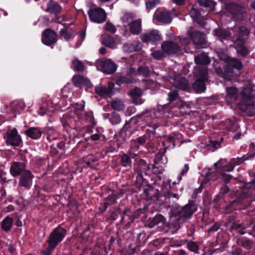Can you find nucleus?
<instances>
[{
  "label": "nucleus",
  "mask_w": 255,
  "mask_h": 255,
  "mask_svg": "<svg viewBox=\"0 0 255 255\" xmlns=\"http://www.w3.org/2000/svg\"><path fill=\"white\" fill-rule=\"evenodd\" d=\"M196 210V206L193 202H189L183 207L173 208L171 210L170 224L174 226L175 229H179L180 224L189 219Z\"/></svg>",
  "instance_id": "obj_1"
},
{
  "label": "nucleus",
  "mask_w": 255,
  "mask_h": 255,
  "mask_svg": "<svg viewBox=\"0 0 255 255\" xmlns=\"http://www.w3.org/2000/svg\"><path fill=\"white\" fill-rule=\"evenodd\" d=\"M130 80L125 76H121L118 77L116 84L118 87H115L113 82L110 81L108 83V87L97 86L94 87L95 93L98 96H110L116 94V92L120 89V86L123 83H129Z\"/></svg>",
  "instance_id": "obj_2"
},
{
  "label": "nucleus",
  "mask_w": 255,
  "mask_h": 255,
  "mask_svg": "<svg viewBox=\"0 0 255 255\" xmlns=\"http://www.w3.org/2000/svg\"><path fill=\"white\" fill-rule=\"evenodd\" d=\"M188 35L190 38L198 48H204L208 46V43L206 40L205 34L193 27H190L188 31Z\"/></svg>",
  "instance_id": "obj_3"
},
{
  "label": "nucleus",
  "mask_w": 255,
  "mask_h": 255,
  "mask_svg": "<svg viewBox=\"0 0 255 255\" xmlns=\"http://www.w3.org/2000/svg\"><path fill=\"white\" fill-rule=\"evenodd\" d=\"M150 164H146L144 162L139 163L138 166L135 169L137 173L136 182L137 184L143 185H146L148 178H149V172L150 168Z\"/></svg>",
  "instance_id": "obj_4"
},
{
  "label": "nucleus",
  "mask_w": 255,
  "mask_h": 255,
  "mask_svg": "<svg viewBox=\"0 0 255 255\" xmlns=\"http://www.w3.org/2000/svg\"><path fill=\"white\" fill-rule=\"evenodd\" d=\"M72 81L73 85L79 88L80 90L82 91L84 88L86 92H92L94 86L88 78L80 75L75 74L73 76Z\"/></svg>",
  "instance_id": "obj_5"
},
{
  "label": "nucleus",
  "mask_w": 255,
  "mask_h": 255,
  "mask_svg": "<svg viewBox=\"0 0 255 255\" xmlns=\"http://www.w3.org/2000/svg\"><path fill=\"white\" fill-rule=\"evenodd\" d=\"M239 109L251 117L255 113V103L252 97H242L241 102L238 104Z\"/></svg>",
  "instance_id": "obj_6"
},
{
  "label": "nucleus",
  "mask_w": 255,
  "mask_h": 255,
  "mask_svg": "<svg viewBox=\"0 0 255 255\" xmlns=\"http://www.w3.org/2000/svg\"><path fill=\"white\" fill-rule=\"evenodd\" d=\"M96 64L98 70L107 74H114L117 69L116 64L111 59H99Z\"/></svg>",
  "instance_id": "obj_7"
},
{
  "label": "nucleus",
  "mask_w": 255,
  "mask_h": 255,
  "mask_svg": "<svg viewBox=\"0 0 255 255\" xmlns=\"http://www.w3.org/2000/svg\"><path fill=\"white\" fill-rule=\"evenodd\" d=\"M226 9L236 20H243L244 14L246 12L245 7L241 4L230 2L226 4Z\"/></svg>",
  "instance_id": "obj_8"
},
{
  "label": "nucleus",
  "mask_w": 255,
  "mask_h": 255,
  "mask_svg": "<svg viewBox=\"0 0 255 255\" xmlns=\"http://www.w3.org/2000/svg\"><path fill=\"white\" fill-rule=\"evenodd\" d=\"M7 145L18 146L22 142L21 136L15 128L6 131L4 136Z\"/></svg>",
  "instance_id": "obj_9"
},
{
  "label": "nucleus",
  "mask_w": 255,
  "mask_h": 255,
  "mask_svg": "<svg viewBox=\"0 0 255 255\" xmlns=\"http://www.w3.org/2000/svg\"><path fill=\"white\" fill-rule=\"evenodd\" d=\"M66 233V231L64 228L60 226H58L51 233L47 243H50L56 247L63 240Z\"/></svg>",
  "instance_id": "obj_10"
},
{
  "label": "nucleus",
  "mask_w": 255,
  "mask_h": 255,
  "mask_svg": "<svg viewBox=\"0 0 255 255\" xmlns=\"http://www.w3.org/2000/svg\"><path fill=\"white\" fill-rule=\"evenodd\" d=\"M243 68L242 63L236 58H231L229 60L228 65L225 68V72L230 76H235L239 75V71Z\"/></svg>",
  "instance_id": "obj_11"
},
{
  "label": "nucleus",
  "mask_w": 255,
  "mask_h": 255,
  "mask_svg": "<svg viewBox=\"0 0 255 255\" xmlns=\"http://www.w3.org/2000/svg\"><path fill=\"white\" fill-rule=\"evenodd\" d=\"M249 33V29L245 26L234 28L233 38L235 43L245 44Z\"/></svg>",
  "instance_id": "obj_12"
},
{
  "label": "nucleus",
  "mask_w": 255,
  "mask_h": 255,
  "mask_svg": "<svg viewBox=\"0 0 255 255\" xmlns=\"http://www.w3.org/2000/svg\"><path fill=\"white\" fill-rule=\"evenodd\" d=\"M88 14L90 20L96 23H103L106 19V13L102 8H91Z\"/></svg>",
  "instance_id": "obj_13"
},
{
  "label": "nucleus",
  "mask_w": 255,
  "mask_h": 255,
  "mask_svg": "<svg viewBox=\"0 0 255 255\" xmlns=\"http://www.w3.org/2000/svg\"><path fill=\"white\" fill-rule=\"evenodd\" d=\"M42 42L46 45H54L57 41V34L54 30L47 28L42 35Z\"/></svg>",
  "instance_id": "obj_14"
},
{
  "label": "nucleus",
  "mask_w": 255,
  "mask_h": 255,
  "mask_svg": "<svg viewBox=\"0 0 255 255\" xmlns=\"http://www.w3.org/2000/svg\"><path fill=\"white\" fill-rule=\"evenodd\" d=\"M20 176L18 185L25 189H29L32 185V179L34 177V175L31 172L27 170L24 171Z\"/></svg>",
  "instance_id": "obj_15"
},
{
  "label": "nucleus",
  "mask_w": 255,
  "mask_h": 255,
  "mask_svg": "<svg viewBox=\"0 0 255 255\" xmlns=\"http://www.w3.org/2000/svg\"><path fill=\"white\" fill-rule=\"evenodd\" d=\"M161 39L159 31L157 30H152L150 31L144 33L141 35V39L144 43L151 42L156 44Z\"/></svg>",
  "instance_id": "obj_16"
},
{
  "label": "nucleus",
  "mask_w": 255,
  "mask_h": 255,
  "mask_svg": "<svg viewBox=\"0 0 255 255\" xmlns=\"http://www.w3.org/2000/svg\"><path fill=\"white\" fill-rule=\"evenodd\" d=\"M163 51L168 54H175L180 51V47L177 43L171 41H164L161 44Z\"/></svg>",
  "instance_id": "obj_17"
},
{
  "label": "nucleus",
  "mask_w": 255,
  "mask_h": 255,
  "mask_svg": "<svg viewBox=\"0 0 255 255\" xmlns=\"http://www.w3.org/2000/svg\"><path fill=\"white\" fill-rule=\"evenodd\" d=\"M63 8L60 4L54 0H49L46 4L45 11L54 16L59 15L62 12Z\"/></svg>",
  "instance_id": "obj_18"
},
{
  "label": "nucleus",
  "mask_w": 255,
  "mask_h": 255,
  "mask_svg": "<svg viewBox=\"0 0 255 255\" xmlns=\"http://www.w3.org/2000/svg\"><path fill=\"white\" fill-rule=\"evenodd\" d=\"M84 103L83 100H82L79 103H76L78 107L75 108L74 113L79 120L87 121L91 120V117L84 111Z\"/></svg>",
  "instance_id": "obj_19"
},
{
  "label": "nucleus",
  "mask_w": 255,
  "mask_h": 255,
  "mask_svg": "<svg viewBox=\"0 0 255 255\" xmlns=\"http://www.w3.org/2000/svg\"><path fill=\"white\" fill-rule=\"evenodd\" d=\"M162 116V112L158 109H153L150 111L145 110L137 116L138 118H144V120L148 122L151 119L159 118Z\"/></svg>",
  "instance_id": "obj_20"
},
{
  "label": "nucleus",
  "mask_w": 255,
  "mask_h": 255,
  "mask_svg": "<svg viewBox=\"0 0 255 255\" xmlns=\"http://www.w3.org/2000/svg\"><path fill=\"white\" fill-rule=\"evenodd\" d=\"M24 163L21 162H13L11 164L10 173L11 175L16 177L20 175L24 171H26Z\"/></svg>",
  "instance_id": "obj_21"
},
{
  "label": "nucleus",
  "mask_w": 255,
  "mask_h": 255,
  "mask_svg": "<svg viewBox=\"0 0 255 255\" xmlns=\"http://www.w3.org/2000/svg\"><path fill=\"white\" fill-rule=\"evenodd\" d=\"M137 218V216L133 214L130 209H126L124 211L121 222L129 226L130 224L134 221L135 219Z\"/></svg>",
  "instance_id": "obj_22"
},
{
  "label": "nucleus",
  "mask_w": 255,
  "mask_h": 255,
  "mask_svg": "<svg viewBox=\"0 0 255 255\" xmlns=\"http://www.w3.org/2000/svg\"><path fill=\"white\" fill-rule=\"evenodd\" d=\"M156 20L163 23L169 24L172 19L171 13L169 11H161L155 15Z\"/></svg>",
  "instance_id": "obj_23"
},
{
  "label": "nucleus",
  "mask_w": 255,
  "mask_h": 255,
  "mask_svg": "<svg viewBox=\"0 0 255 255\" xmlns=\"http://www.w3.org/2000/svg\"><path fill=\"white\" fill-rule=\"evenodd\" d=\"M137 156L136 154L128 152L127 154H124L120 155L121 158V165L125 167L131 168V159Z\"/></svg>",
  "instance_id": "obj_24"
},
{
  "label": "nucleus",
  "mask_w": 255,
  "mask_h": 255,
  "mask_svg": "<svg viewBox=\"0 0 255 255\" xmlns=\"http://www.w3.org/2000/svg\"><path fill=\"white\" fill-rule=\"evenodd\" d=\"M194 60L196 64L202 65H207L211 62L208 55L205 52H202L201 54L195 56Z\"/></svg>",
  "instance_id": "obj_25"
},
{
  "label": "nucleus",
  "mask_w": 255,
  "mask_h": 255,
  "mask_svg": "<svg viewBox=\"0 0 255 255\" xmlns=\"http://www.w3.org/2000/svg\"><path fill=\"white\" fill-rule=\"evenodd\" d=\"M175 84L177 89L188 92H190L191 90L190 85L185 78L182 77L176 81Z\"/></svg>",
  "instance_id": "obj_26"
},
{
  "label": "nucleus",
  "mask_w": 255,
  "mask_h": 255,
  "mask_svg": "<svg viewBox=\"0 0 255 255\" xmlns=\"http://www.w3.org/2000/svg\"><path fill=\"white\" fill-rule=\"evenodd\" d=\"M129 30L133 34L138 35L141 32V21L138 19L134 20L129 24Z\"/></svg>",
  "instance_id": "obj_27"
},
{
  "label": "nucleus",
  "mask_w": 255,
  "mask_h": 255,
  "mask_svg": "<svg viewBox=\"0 0 255 255\" xmlns=\"http://www.w3.org/2000/svg\"><path fill=\"white\" fill-rule=\"evenodd\" d=\"M144 193L148 199H151L153 197L158 198V190L154 189L152 186L146 185L145 188L143 189Z\"/></svg>",
  "instance_id": "obj_28"
},
{
  "label": "nucleus",
  "mask_w": 255,
  "mask_h": 255,
  "mask_svg": "<svg viewBox=\"0 0 255 255\" xmlns=\"http://www.w3.org/2000/svg\"><path fill=\"white\" fill-rule=\"evenodd\" d=\"M192 89L197 93H201L206 90L205 82L202 80H196L192 85Z\"/></svg>",
  "instance_id": "obj_29"
},
{
  "label": "nucleus",
  "mask_w": 255,
  "mask_h": 255,
  "mask_svg": "<svg viewBox=\"0 0 255 255\" xmlns=\"http://www.w3.org/2000/svg\"><path fill=\"white\" fill-rule=\"evenodd\" d=\"M165 221L164 217L161 215H156L154 218L149 219L148 226L152 228L156 225L163 224Z\"/></svg>",
  "instance_id": "obj_30"
},
{
  "label": "nucleus",
  "mask_w": 255,
  "mask_h": 255,
  "mask_svg": "<svg viewBox=\"0 0 255 255\" xmlns=\"http://www.w3.org/2000/svg\"><path fill=\"white\" fill-rule=\"evenodd\" d=\"M190 16L193 19V20L196 21L199 24H202L203 22L202 18L201 17L200 11L197 8H195L193 6L189 12Z\"/></svg>",
  "instance_id": "obj_31"
},
{
  "label": "nucleus",
  "mask_w": 255,
  "mask_h": 255,
  "mask_svg": "<svg viewBox=\"0 0 255 255\" xmlns=\"http://www.w3.org/2000/svg\"><path fill=\"white\" fill-rule=\"evenodd\" d=\"M25 134L33 139H37L41 135V132L40 129L36 128H30L25 131Z\"/></svg>",
  "instance_id": "obj_32"
},
{
  "label": "nucleus",
  "mask_w": 255,
  "mask_h": 255,
  "mask_svg": "<svg viewBox=\"0 0 255 255\" xmlns=\"http://www.w3.org/2000/svg\"><path fill=\"white\" fill-rule=\"evenodd\" d=\"M12 224V218L7 216L1 222V227L5 232H8L11 229Z\"/></svg>",
  "instance_id": "obj_33"
},
{
  "label": "nucleus",
  "mask_w": 255,
  "mask_h": 255,
  "mask_svg": "<svg viewBox=\"0 0 255 255\" xmlns=\"http://www.w3.org/2000/svg\"><path fill=\"white\" fill-rule=\"evenodd\" d=\"M65 15H62L61 16H59L58 15H57L56 16H54V17H52L51 18L48 16H45L44 17V21L47 22H55L64 25L65 24H63L62 21L65 20Z\"/></svg>",
  "instance_id": "obj_34"
},
{
  "label": "nucleus",
  "mask_w": 255,
  "mask_h": 255,
  "mask_svg": "<svg viewBox=\"0 0 255 255\" xmlns=\"http://www.w3.org/2000/svg\"><path fill=\"white\" fill-rule=\"evenodd\" d=\"M175 138L172 136H164V140L162 142V144L164 146V152H165L167 149L171 146V143L173 147L175 146Z\"/></svg>",
  "instance_id": "obj_35"
},
{
  "label": "nucleus",
  "mask_w": 255,
  "mask_h": 255,
  "mask_svg": "<svg viewBox=\"0 0 255 255\" xmlns=\"http://www.w3.org/2000/svg\"><path fill=\"white\" fill-rule=\"evenodd\" d=\"M102 41L103 44L109 48H114L116 46L115 39L110 35H106L103 37Z\"/></svg>",
  "instance_id": "obj_36"
},
{
  "label": "nucleus",
  "mask_w": 255,
  "mask_h": 255,
  "mask_svg": "<svg viewBox=\"0 0 255 255\" xmlns=\"http://www.w3.org/2000/svg\"><path fill=\"white\" fill-rule=\"evenodd\" d=\"M214 33L216 36L221 39H229L231 36L230 32L225 29H215Z\"/></svg>",
  "instance_id": "obj_37"
},
{
  "label": "nucleus",
  "mask_w": 255,
  "mask_h": 255,
  "mask_svg": "<svg viewBox=\"0 0 255 255\" xmlns=\"http://www.w3.org/2000/svg\"><path fill=\"white\" fill-rule=\"evenodd\" d=\"M196 1L200 6L208 8L210 10L213 9L216 4L213 0H196Z\"/></svg>",
  "instance_id": "obj_38"
},
{
  "label": "nucleus",
  "mask_w": 255,
  "mask_h": 255,
  "mask_svg": "<svg viewBox=\"0 0 255 255\" xmlns=\"http://www.w3.org/2000/svg\"><path fill=\"white\" fill-rule=\"evenodd\" d=\"M106 201L104 202L103 206L99 207L100 211L102 213L104 212L106 210L109 204H112L116 202V197L115 196L110 195L107 197Z\"/></svg>",
  "instance_id": "obj_39"
},
{
  "label": "nucleus",
  "mask_w": 255,
  "mask_h": 255,
  "mask_svg": "<svg viewBox=\"0 0 255 255\" xmlns=\"http://www.w3.org/2000/svg\"><path fill=\"white\" fill-rule=\"evenodd\" d=\"M237 44L236 51L239 55L245 57L249 54V50L247 47L244 46V44Z\"/></svg>",
  "instance_id": "obj_40"
},
{
  "label": "nucleus",
  "mask_w": 255,
  "mask_h": 255,
  "mask_svg": "<svg viewBox=\"0 0 255 255\" xmlns=\"http://www.w3.org/2000/svg\"><path fill=\"white\" fill-rule=\"evenodd\" d=\"M111 106L113 109L117 111H122L125 108L123 102L119 99L113 100L112 102Z\"/></svg>",
  "instance_id": "obj_41"
},
{
  "label": "nucleus",
  "mask_w": 255,
  "mask_h": 255,
  "mask_svg": "<svg viewBox=\"0 0 255 255\" xmlns=\"http://www.w3.org/2000/svg\"><path fill=\"white\" fill-rule=\"evenodd\" d=\"M72 68L75 71L83 72L84 70L85 66L81 61L75 59L72 61Z\"/></svg>",
  "instance_id": "obj_42"
},
{
  "label": "nucleus",
  "mask_w": 255,
  "mask_h": 255,
  "mask_svg": "<svg viewBox=\"0 0 255 255\" xmlns=\"http://www.w3.org/2000/svg\"><path fill=\"white\" fill-rule=\"evenodd\" d=\"M196 76L199 77L198 80H202L204 82L208 80V71L206 69H199L196 73Z\"/></svg>",
  "instance_id": "obj_43"
},
{
  "label": "nucleus",
  "mask_w": 255,
  "mask_h": 255,
  "mask_svg": "<svg viewBox=\"0 0 255 255\" xmlns=\"http://www.w3.org/2000/svg\"><path fill=\"white\" fill-rule=\"evenodd\" d=\"M137 72L139 75L143 76L144 78H149L150 76L149 69L147 66H139L137 68Z\"/></svg>",
  "instance_id": "obj_44"
},
{
  "label": "nucleus",
  "mask_w": 255,
  "mask_h": 255,
  "mask_svg": "<svg viewBox=\"0 0 255 255\" xmlns=\"http://www.w3.org/2000/svg\"><path fill=\"white\" fill-rule=\"evenodd\" d=\"M241 158H233L228 163V166H230V169H226V171L227 172H230L232 171L234 167L236 165H239L242 163Z\"/></svg>",
  "instance_id": "obj_45"
},
{
  "label": "nucleus",
  "mask_w": 255,
  "mask_h": 255,
  "mask_svg": "<svg viewBox=\"0 0 255 255\" xmlns=\"http://www.w3.org/2000/svg\"><path fill=\"white\" fill-rule=\"evenodd\" d=\"M60 34L61 36L66 41H68L72 37L71 34L68 31V27L65 26L60 30Z\"/></svg>",
  "instance_id": "obj_46"
},
{
  "label": "nucleus",
  "mask_w": 255,
  "mask_h": 255,
  "mask_svg": "<svg viewBox=\"0 0 255 255\" xmlns=\"http://www.w3.org/2000/svg\"><path fill=\"white\" fill-rule=\"evenodd\" d=\"M226 160V159H221L218 162L214 164L216 171L219 169L224 170L225 168Z\"/></svg>",
  "instance_id": "obj_47"
},
{
  "label": "nucleus",
  "mask_w": 255,
  "mask_h": 255,
  "mask_svg": "<svg viewBox=\"0 0 255 255\" xmlns=\"http://www.w3.org/2000/svg\"><path fill=\"white\" fill-rule=\"evenodd\" d=\"M151 56L154 59L156 60H161L164 57L165 54L163 50H155L151 53Z\"/></svg>",
  "instance_id": "obj_48"
},
{
  "label": "nucleus",
  "mask_w": 255,
  "mask_h": 255,
  "mask_svg": "<svg viewBox=\"0 0 255 255\" xmlns=\"http://www.w3.org/2000/svg\"><path fill=\"white\" fill-rule=\"evenodd\" d=\"M253 88L250 86H248L243 89L240 96H255L253 93Z\"/></svg>",
  "instance_id": "obj_49"
},
{
  "label": "nucleus",
  "mask_w": 255,
  "mask_h": 255,
  "mask_svg": "<svg viewBox=\"0 0 255 255\" xmlns=\"http://www.w3.org/2000/svg\"><path fill=\"white\" fill-rule=\"evenodd\" d=\"M159 2L160 0H148L145 2L146 7L149 9H152L159 4Z\"/></svg>",
  "instance_id": "obj_50"
},
{
  "label": "nucleus",
  "mask_w": 255,
  "mask_h": 255,
  "mask_svg": "<svg viewBox=\"0 0 255 255\" xmlns=\"http://www.w3.org/2000/svg\"><path fill=\"white\" fill-rule=\"evenodd\" d=\"M105 30L112 33H115L117 31V28L111 22H107L104 26Z\"/></svg>",
  "instance_id": "obj_51"
},
{
  "label": "nucleus",
  "mask_w": 255,
  "mask_h": 255,
  "mask_svg": "<svg viewBox=\"0 0 255 255\" xmlns=\"http://www.w3.org/2000/svg\"><path fill=\"white\" fill-rule=\"evenodd\" d=\"M218 178V175L216 172V171L214 172H210L207 173L205 176V180L208 181H215Z\"/></svg>",
  "instance_id": "obj_52"
},
{
  "label": "nucleus",
  "mask_w": 255,
  "mask_h": 255,
  "mask_svg": "<svg viewBox=\"0 0 255 255\" xmlns=\"http://www.w3.org/2000/svg\"><path fill=\"white\" fill-rule=\"evenodd\" d=\"M146 136L147 139L149 141H151L153 140L155 137V128L152 130L147 129L146 130V133L144 134Z\"/></svg>",
  "instance_id": "obj_53"
},
{
  "label": "nucleus",
  "mask_w": 255,
  "mask_h": 255,
  "mask_svg": "<svg viewBox=\"0 0 255 255\" xmlns=\"http://www.w3.org/2000/svg\"><path fill=\"white\" fill-rule=\"evenodd\" d=\"M227 96H238V89L234 87H227L226 89Z\"/></svg>",
  "instance_id": "obj_54"
},
{
  "label": "nucleus",
  "mask_w": 255,
  "mask_h": 255,
  "mask_svg": "<svg viewBox=\"0 0 255 255\" xmlns=\"http://www.w3.org/2000/svg\"><path fill=\"white\" fill-rule=\"evenodd\" d=\"M110 121L113 125H117L121 122V119L119 114L114 113L110 119Z\"/></svg>",
  "instance_id": "obj_55"
},
{
  "label": "nucleus",
  "mask_w": 255,
  "mask_h": 255,
  "mask_svg": "<svg viewBox=\"0 0 255 255\" xmlns=\"http://www.w3.org/2000/svg\"><path fill=\"white\" fill-rule=\"evenodd\" d=\"M62 96H67V94L72 92L71 85L69 84H66L61 90Z\"/></svg>",
  "instance_id": "obj_56"
},
{
  "label": "nucleus",
  "mask_w": 255,
  "mask_h": 255,
  "mask_svg": "<svg viewBox=\"0 0 255 255\" xmlns=\"http://www.w3.org/2000/svg\"><path fill=\"white\" fill-rule=\"evenodd\" d=\"M187 247L190 251L193 252H196L198 249L197 244L195 242L192 241L188 242Z\"/></svg>",
  "instance_id": "obj_57"
},
{
  "label": "nucleus",
  "mask_w": 255,
  "mask_h": 255,
  "mask_svg": "<svg viewBox=\"0 0 255 255\" xmlns=\"http://www.w3.org/2000/svg\"><path fill=\"white\" fill-rule=\"evenodd\" d=\"M47 243L48 246L45 250L42 252V255H50L52 251L55 248V246L52 245L50 243Z\"/></svg>",
  "instance_id": "obj_58"
},
{
  "label": "nucleus",
  "mask_w": 255,
  "mask_h": 255,
  "mask_svg": "<svg viewBox=\"0 0 255 255\" xmlns=\"http://www.w3.org/2000/svg\"><path fill=\"white\" fill-rule=\"evenodd\" d=\"M141 90L137 87H135L130 90L128 96H141Z\"/></svg>",
  "instance_id": "obj_59"
},
{
  "label": "nucleus",
  "mask_w": 255,
  "mask_h": 255,
  "mask_svg": "<svg viewBox=\"0 0 255 255\" xmlns=\"http://www.w3.org/2000/svg\"><path fill=\"white\" fill-rule=\"evenodd\" d=\"M165 152H164V149L163 150V151H159L157 153L155 154V157L154 159V164H158L159 161H160L162 159L163 155L164 154Z\"/></svg>",
  "instance_id": "obj_60"
},
{
  "label": "nucleus",
  "mask_w": 255,
  "mask_h": 255,
  "mask_svg": "<svg viewBox=\"0 0 255 255\" xmlns=\"http://www.w3.org/2000/svg\"><path fill=\"white\" fill-rule=\"evenodd\" d=\"M222 179L226 183H228L230 181L232 176L230 175L226 174L224 172H222L220 173Z\"/></svg>",
  "instance_id": "obj_61"
},
{
  "label": "nucleus",
  "mask_w": 255,
  "mask_h": 255,
  "mask_svg": "<svg viewBox=\"0 0 255 255\" xmlns=\"http://www.w3.org/2000/svg\"><path fill=\"white\" fill-rule=\"evenodd\" d=\"M241 245L244 248L249 249L251 248L252 242L249 240H243L241 241Z\"/></svg>",
  "instance_id": "obj_62"
},
{
  "label": "nucleus",
  "mask_w": 255,
  "mask_h": 255,
  "mask_svg": "<svg viewBox=\"0 0 255 255\" xmlns=\"http://www.w3.org/2000/svg\"><path fill=\"white\" fill-rule=\"evenodd\" d=\"M132 102L135 105H140L144 102L143 99L141 98V97H132Z\"/></svg>",
  "instance_id": "obj_63"
},
{
  "label": "nucleus",
  "mask_w": 255,
  "mask_h": 255,
  "mask_svg": "<svg viewBox=\"0 0 255 255\" xmlns=\"http://www.w3.org/2000/svg\"><path fill=\"white\" fill-rule=\"evenodd\" d=\"M250 226H252V229L251 231V234L255 236V219H253L250 221Z\"/></svg>",
  "instance_id": "obj_64"
}]
</instances>
